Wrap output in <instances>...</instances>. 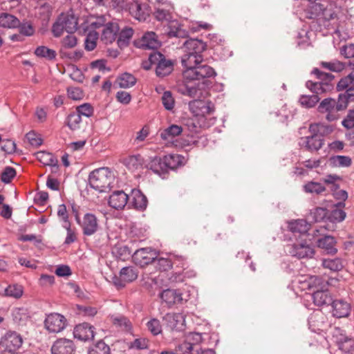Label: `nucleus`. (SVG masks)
I'll list each match as a JSON object with an SVG mask.
<instances>
[{"instance_id":"8fccbe9b","label":"nucleus","mask_w":354,"mask_h":354,"mask_svg":"<svg viewBox=\"0 0 354 354\" xmlns=\"http://www.w3.org/2000/svg\"><path fill=\"white\" fill-rule=\"evenodd\" d=\"M326 187L320 182L308 181L303 185V191L307 194L319 195L326 191Z\"/></svg>"},{"instance_id":"f3484780","label":"nucleus","mask_w":354,"mask_h":354,"mask_svg":"<svg viewBox=\"0 0 354 354\" xmlns=\"http://www.w3.org/2000/svg\"><path fill=\"white\" fill-rule=\"evenodd\" d=\"M161 299L166 303L168 308L174 305H182L187 301L183 298V293L179 289L167 288L160 294Z\"/></svg>"},{"instance_id":"423d86ee","label":"nucleus","mask_w":354,"mask_h":354,"mask_svg":"<svg viewBox=\"0 0 354 354\" xmlns=\"http://www.w3.org/2000/svg\"><path fill=\"white\" fill-rule=\"evenodd\" d=\"M203 334L190 333L183 343L185 351L189 354H216L213 348L202 347Z\"/></svg>"},{"instance_id":"bb28decb","label":"nucleus","mask_w":354,"mask_h":354,"mask_svg":"<svg viewBox=\"0 0 354 354\" xmlns=\"http://www.w3.org/2000/svg\"><path fill=\"white\" fill-rule=\"evenodd\" d=\"M312 298L314 304L319 307L330 306L333 301V297L329 292L328 288L313 290Z\"/></svg>"},{"instance_id":"7ed1b4c3","label":"nucleus","mask_w":354,"mask_h":354,"mask_svg":"<svg viewBox=\"0 0 354 354\" xmlns=\"http://www.w3.org/2000/svg\"><path fill=\"white\" fill-rule=\"evenodd\" d=\"M187 162V158L184 156L171 153L162 156H155L151 158L150 161L145 167L151 170L162 179H165L167 178L169 171H176L185 165Z\"/></svg>"},{"instance_id":"5701e85b","label":"nucleus","mask_w":354,"mask_h":354,"mask_svg":"<svg viewBox=\"0 0 354 354\" xmlns=\"http://www.w3.org/2000/svg\"><path fill=\"white\" fill-rule=\"evenodd\" d=\"M80 227L84 236H90L94 234L99 228L98 220L96 216L93 213H86L83 216Z\"/></svg>"},{"instance_id":"49530a36","label":"nucleus","mask_w":354,"mask_h":354,"mask_svg":"<svg viewBox=\"0 0 354 354\" xmlns=\"http://www.w3.org/2000/svg\"><path fill=\"white\" fill-rule=\"evenodd\" d=\"M34 54L36 57L46 59L48 61L55 60L57 56V53L55 50L46 46H37L34 50Z\"/></svg>"},{"instance_id":"774afa93","label":"nucleus","mask_w":354,"mask_h":354,"mask_svg":"<svg viewBox=\"0 0 354 354\" xmlns=\"http://www.w3.org/2000/svg\"><path fill=\"white\" fill-rule=\"evenodd\" d=\"M212 48L213 49V55L216 59H225L231 55V52L223 47V44H221V45L213 44Z\"/></svg>"},{"instance_id":"c85d7f7f","label":"nucleus","mask_w":354,"mask_h":354,"mask_svg":"<svg viewBox=\"0 0 354 354\" xmlns=\"http://www.w3.org/2000/svg\"><path fill=\"white\" fill-rule=\"evenodd\" d=\"M149 6L146 3H142L138 1H133L129 3V10L131 15L136 19L145 20L149 15Z\"/></svg>"},{"instance_id":"ea45409f","label":"nucleus","mask_w":354,"mask_h":354,"mask_svg":"<svg viewBox=\"0 0 354 354\" xmlns=\"http://www.w3.org/2000/svg\"><path fill=\"white\" fill-rule=\"evenodd\" d=\"M35 156L37 159L44 165L57 169L58 160L52 153L41 151L37 152Z\"/></svg>"},{"instance_id":"c9c22d12","label":"nucleus","mask_w":354,"mask_h":354,"mask_svg":"<svg viewBox=\"0 0 354 354\" xmlns=\"http://www.w3.org/2000/svg\"><path fill=\"white\" fill-rule=\"evenodd\" d=\"M203 60V55H195L193 53H186L181 57V64L184 70H189V68H194L195 66L201 64Z\"/></svg>"},{"instance_id":"0e129e2a","label":"nucleus","mask_w":354,"mask_h":354,"mask_svg":"<svg viewBox=\"0 0 354 354\" xmlns=\"http://www.w3.org/2000/svg\"><path fill=\"white\" fill-rule=\"evenodd\" d=\"M219 342V337L218 334L216 333H203V342H202V347L207 346H213L212 348L214 349V347Z\"/></svg>"},{"instance_id":"f704fd0d","label":"nucleus","mask_w":354,"mask_h":354,"mask_svg":"<svg viewBox=\"0 0 354 354\" xmlns=\"http://www.w3.org/2000/svg\"><path fill=\"white\" fill-rule=\"evenodd\" d=\"M59 17H62V21L66 32L72 34L77 30V18L75 17L72 10H71V13L69 12L66 14L62 12Z\"/></svg>"},{"instance_id":"b1692460","label":"nucleus","mask_w":354,"mask_h":354,"mask_svg":"<svg viewBox=\"0 0 354 354\" xmlns=\"http://www.w3.org/2000/svg\"><path fill=\"white\" fill-rule=\"evenodd\" d=\"M330 308L333 316L337 318L348 317L351 310V304L342 299H333Z\"/></svg>"},{"instance_id":"f8f14e48","label":"nucleus","mask_w":354,"mask_h":354,"mask_svg":"<svg viewBox=\"0 0 354 354\" xmlns=\"http://www.w3.org/2000/svg\"><path fill=\"white\" fill-rule=\"evenodd\" d=\"M335 91L339 93L337 112L345 111L350 103H354V86L336 84Z\"/></svg>"},{"instance_id":"37998d69","label":"nucleus","mask_w":354,"mask_h":354,"mask_svg":"<svg viewBox=\"0 0 354 354\" xmlns=\"http://www.w3.org/2000/svg\"><path fill=\"white\" fill-rule=\"evenodd\" d=\"M115 82L118 83L120 88H129L136 85L137 78L133 74L124 72L117 77Z\"/></svg>"},{"instance_id":"cd10ccee","label":"nucleus","mask_w":354,"mask_h":354,"mask_svg":"<svg viewBox=\"0 0 354 354\" xmlns=\"http://www.w3.org/2000/svg\"><path fill=\"white\" fill-rule=\"evenodd\" d=\"M301 141L299 142L300 147H304L305 149L309 152L319 151L324 145V138L320 136H315L311 138L310 136L301 137Z\"/></svg>"},{"instance_id":"ddd939ff","label":"nucleus","mask_w":354,"mask_h":354,"mask_svg":"<svg viewBox=\"0 0 354 354\" xmlns=\"http://www.w3.org/2000/svg\"><path fill=\"white\" fill-rule=\"evenodd\" d=\"M1 348L8 349L15 353L23 344L22 336L13 330H8L1 338Z\"/></svg>"},{"instance_id":"72a5a7b5","label":"nucleus","mask_w":354,"mask_h":354,"mask_svg":"<svg viewBox=\"0 0 354 354\" xmlns=\"http://www.w3.org/2000/svg\"><path fill=\"white\" fill-rule=\"evenodd\" d=\"M305 85L313 94L318 96L319 95L330 92L334 88L333 84H323L322 82H313L312 80L306 81Z\"/></svg>"},{"instance_id":"1a4fd4ad","label":"nucleus","mask_w":354,"mask_h":354,"mask_svg":"<svg viewBox=\"0 0 354 354\" xmlns=\"http://www.w3.org/2000/svg\"><path fill=\"white\" fill-rule=\"evenodd\" d=\"M138 277L136 270L133 266L123 267L119 272V275L112 277V282L117 290L124 288L127 283L135 281Z\"/></svg>"},{"instance_id":"603ef678","label":"nucleus","mask_w":354,"mask_h":354,"mask_svg":"<svg viewBox=\"0 0 354 354\" xmlns=\"http://www.w3.org/2000/svg\"><path fill=\"white\" fill-rule=\"evenodd\" d=\"M82 122V115L77 111L70 113L65 120V124L71 130L76 131L80 129Z\"/></svg>"},{"instance_id":"f03ea898","label":"nucleus","mask_w":354,"mask_h":354,"mask_svg":"<svg viewBox=\"0 0 354 354\" xmlns=\"http://www.w3.org/2000/svg\"><path fill=\"white\" fill-rule=\"evenodd\" d=\"M217 73L210 66L205 64L195 66L194 68L183 70V84L178 85V92L184 95L194 97L198 91H206L212 87V81L209 78L215 77Z\"/></svg>"},{"instance_id":"680f3d73","label":"nucleus","mask_w":354,"mask_h":354,"mask_svg":"<svg viewBox=\"0 0 354 354\" xmlns=\"http://www.w3.org/2000/svg\"><path fill=\"white\" fill-rule=\"evenodd\" d=\"M88 354H111L110 347L102 339L97 341L88 352Z\"/></svg>"},{"instance_id":"473e14b6","label":"nucleus","mask_w":354,"mask_h":354,"mask_svg":"<svg viewBox=\"0 0 354 354\" xmlns=\"http://www.w3.org/2000/svg\"><path fill=\"white\" fill-rule=\"evenodd\" d=\"M164 320L167 322V327L172 330L180 331L184 329L185 318L181 314L167 313L164 317Z\"/></svg>"},{"instance_id":"6ab92c4d","label":"nucleus","mask_w":354,"mask_h":354,"mask_svg":"<svg viewBox=\"0 0 354 354\" xmlns=\"http://www.w3.org/2000/svg\"><path fill=\"white\" fill-rule=\"evenodd\" d=\"M95 327L88 322L80 323L74 327L73 337L83 342L93 340L95 334Z\"/></svg>"},{"instance_id":"39448f33","label":"nucleus","mask_w":354,"mask_h":354,"mask_svg":"<svg viewBox=\"0 0 354 354\" xmlns=\"http://www.w3.org/2000/svg\"><path fill=\"white\" fill-rule=\"evenodd\" d=\"M111 170L108 167H100L89 173L87 186L100 193L111 190Z\"/></svg>"},{"instance_id":"79ce46f5","label":"nucleus","mask_w":354,"mask_h":354,"mask_svg":"<svg viewBox=\"0 0 354 354\" xmlns=\"http://www.w3.org/2000/svg\"><path fill=\"white\" fill-rule=\"evenodd\" d=\"M174 10L171 3H166V8H155L153 13L154 18L158 21H169L171 16V11Z\"/></svg>"},{"instance_id":"69168bd1","label":"nucleus","mask_w":354,"mask_h":354,"mask_svg":"<svg viewBox=\"0 0 354 354\" xmlns=\"http://www.w3.org/2000/svg\"><path fill=\"white\" fill-rule=\"evenodd\" d=\"M24 292L22 286L18 284L9 285L4 290V295L6 297H10L15 299L20 298Z\"/></svg>"},{"instance_id":"13d9d810","label":"nucleus","mask_w":354,"mask_h":354,"mask_svg":"<svg viewBox=\"0 0 354 354\" xmlns=\"http://www.w3.org/2000/svg\"><path fill=\"white\" fill-rule=\"evenodd\" d=\"M172 254L169 255V257H158L156 256V260L153 263H156V268L160 272H166L172 268Z\"/></svg>"},{"instance_id":"052dcab7","label":"nucleus","mask_w":354,"mask_h":354,"mask_svg":"<svg viewBox=\"0 0 354 354\" xmlns=\"http://www.w3.org/2000/svg\"><path fill=\"white\" fill-rule=\"evenodd\" d=\"M171 260V269H173V271L186 270L187 268H188V263L187 261L186 257L180 255L172 254Z\"/></svg>"},{"instance_id":"a211bd4d","label":"nucleus","mask_w":354,"mask_h":354,"mask_svg":"<svg viewBox=\"0 0 354 354\" xmlns=\"http://www.w3.org/2000/svg\"><path fill=\"white\" fill-rule=\"evenodd\" d=\"M292 246L290 253L298 259L311 258L315 254L314 249L306 241V238L297 239Z\"/></svg>"},{"instance_id":"e433bc0d","label":"nucleus","mask_w":354,"mask_h":354,"mask_svg":"<svg viewBox=\"0 0 354 354\" xmlns=\"http://www.w3.org/2000/svg\"><path fill=\"white\" fill-rule=\"evenodd\" d=\"M19 25V19L15 15L7 12H0V27L8 29H17Z\"/></svg>"},{"instance_id":"58836bf2","label":"nucleus","mask_w":354,"mask_h":354,"mask_svg":"<svg viewBox=\"0 0 354 354\" xmlns=\"http://www.w3.org/2000/svg\"><path fill=\"white\" fill-rule=\"evenodd\" d=\"M144 158L140 154L132 155L123 160V164L132 171L143 168Z\"/></svg>"},{"instance_id":"393cba45","label":"nucleus","mask_w":354,"mask_h":354,"mask_svg":"<svg viewBox=\"0 0 354 354\" xmlns=\"http://www.w3.org/2000/svg\"><path fill=\"white\" fill-rule=\"evenodd\" d=\"M101 35V41L105 44H112L118 36L120 26L118 23L109 21L104 24Z\"/></svg>"},{"instance_id":"20e7f679","label":"nucleus","mask_w":354,"mask_h":354,"mask_svg":"<svg viewBox=\"0 0 354 354\" xmlns=\"http://www.w3.org/2000/svg\"><path fill=\"white\" fill-rule=\"evenodd\" d=\"M303 10L306 19L329 21L337 17L333 4L328 0H310Z\"/></svg>"},{"instance_id":"c756f323","label":"nucleus","mask_w":354,"mask_h":354,"mask_svg":"<svg viewBox=\"0 0 354 354\" xmlns=\"http://www.w3.org/2000/svg\"><path fill=\"white\" fill-rule=\"evenodd\" d=\"M183 46L186 51L193 53L195 55H203L202 53L207 49V43L203 39L198 38H189L184 44Z\"/></svg>"},{"instance_id":"338daca9","label":"nucleus","mask_w":354,"mask_h":354,"mask_svg":"<svg viewBox=\"0 0 354 354\" xmlns=\"http://www.w3.org/2000/svg\"><path fill=\"white\" fill-rule=\"evenodd\" d=\"M16 169L10 166H6L0 173V180L4 184H9L16 176Z\"/></svg>"},{"instance_id":"864d4df0","label":"nucleus","mask_w":354,"mask_h":354,"mask_svg":"<svg viewBox=\"0 0 354 354\" xmlns=\"http://www.w3.org/2000/svg\"><path fill=\"white\" fill-rule=\"evenodd\" d=\"M322 266L333 272H338L343 269V260L341 258L323 259Z\"/></svg>"},{"instance_id":"4468645a","label":"nucleus","mask_w":354,"mask_h":354,"mask_svg":"<svg viewBox=\"0 0 354 354\" xmlns=\"http://www.w3.org/2000/svg\"><path fill=\"white\" fill-rule=\"evenodd\" d=\"M148 206L147 197L138 188L131 189L129 194V209L145 212Z\"/></svg>"},{"instance_id":"f257e3e1","label":"nucleus","mask_w":354,"mask_h":354,"mask_svg":"<svg viewBox=\"0 0 354 354\" xmlns=\"http://www.w3.org/2000/svg\"><path fill=\"white\" fill-rule=\"evenodd\" d=\"M308 325L313 332L326 334V339L343 353L354 354V338L340 327L333 326L322 311L315 312L309 317Z\"/></svg>"},{"instance_id":"dca6fc26","label":"nucleus","mask_w":354,"mask_h":354,"mask_svg":"<svg viewBox=\"0 0 354 354\" xmlns=\"http://www.w3.org/2000/svg\"><path fill=\"white\" fill-rule=\"evenodd\" d=\"M156 258V252L150 248H142L136 250L132 255L133 263L140 267L153 263Z\"/></svg>"},{"instance_id":"2f4dec72","label":"nucleus","mask_w":354,"mask_h":354,"mask_svg":"<svg viewBox=\"0 0 354 354\" xmlns=\"http://www.w3.org/2000/svg\"><path fill=\"white\" fill-rule=\"evenodd\" d=\"M41 10H44L41 15L43 17L41 19V26L38 28V33L41 35H44L48 31V24L50 18L52 15V6L48 3H44L41 6Z\"/></svg>"},{"instance_id":"4be33fe9","label":"nucleus","mask_w":354,"mask_h":354,"mask_svg":"<svg viewBox=\"0 0 354 354\" xmlns=\"http://www.w3.org/2000/svg\"><path fill=\"white\" fill-rule=\"evenodd\" d=\"M76 347L73 340L66 338L57 339L51 347L52 354H74Z\"/></svg>"},{"instance_id":"bf43d9fd","label":"nucleus","mask_w":354,"mask_h":354,"mask_svg":"<svg viewBox=\"0 0 354 354\" xmlns=\"http://www.w3.org/2000/svg\"><path fill=\"white\" fill-rule=\"evenodd\" d=\"M99 33L97 31H88L84 40V48L91 51L96 48Z\"/></svg>"},{"instance_id":"3c124183","label":"nucleus","mask_w":354,"mask_h":354,"mask_svg":"<svg viewBox=\"0 0 354 354\" xmlns=\"http://www.w3.org/2000/svg\"><path fill=\"white\" fill-rule=\"evenodd\" d=\"M329 162L332 167H348L352 165V159L347 156L336 155L330 157Z\"/></svg>"},{"instance_id":"a878e982","label":"nucleus","mask_w":354,"mask_h":354,"mask_svg":"<svg viewBox=\"0 0 354 354\" xmlns=\"http://www.w3.org/2000/svg\"><path fill=\"white\" fill-rule=\"evenodd\" d=\"M337 241L334 236L324 235L317 241V246L322 250V252L326 254H335L337 252L336 248Z\"/></svg>"},{"instance_id":"c03bdc74","label":"nucleus","mask_w":354,"mask_h":354,"mask_svg":"<svg viewBox=\"0 0 354 354\" xmlns=\"http://www.w3.org/2000/svg\"><path fill=\"white\" fill-rule=\"evenodd\" d=\"M196 276V272L194 270H182L172 271L169 278L171 282L180 283L183 282L186 278L190 279Z\"/></svg>"},{"instance_id":"6e6552de","label":"nucleus","mask_w":354,"mask_h":354,"mask_svg":"<svg viewBox=\"0 0 354 354\" xmlns=\"http://www.w3.org/2000/svg\"><path fill=\"white\" fill-rule=\"evenodd\" d=\"M176 64V59H167L164 54L156 50L155 72L157 77L163 78L169 75L174 71Z\"/></svg>"},{"instance_id":"6e6d98bb","label":"nucleus","mask_w":354,"mask_h":354,"mask_svg":"<svg viewBox=\"0 0 354 354\" xmlns=\"http://www.w3.org/2000/svg\"><path fill=\"white\" fill-rule=\"evenodd\" d=\"M320 100V97L317 95H301L299 102L301 106L306 109L314 107Z\"/></svg>"},{"instance_id":"e2e57ef3","label":"nucleus","mask_w":354,"mask_h":354,"mask_svg":"<svg viewBox=\"0 0 354 354\" xmlns=\"http://www.w3.org/2000/svg\"><path fill=\"white\" fill-rule=\"evenodd\" d=\"M111 320L113 325L117 327L123 328L125 330L129 331L132 328V325L129 319L124 316H111Z\"/></svg>"},{"instance_id":"09e8293b","label":"nucleus","mask_w":354,"mask_h":354,"mask_svg":"<svg viewBox=\"0 0 354 354\" xmlns=\"http://www.w3.org/2000/svg\"><path fill=\"white\" fill-rule=\"evenodd\" d=\"M195 107L196 109H198V111H194L196 115H201L200 119H203L205 114H210L214 111V104L211 101H197Z\"/></svg>"},{"instance_id":"4d7b16f0","label":"nucleus","mask_w":354,"mask_h":354,"mask_svg":"<svg viewBox=\"0 0 354 354\" xmlns=\"http://www.w3.org/2000/svg\"><path fill=\"white\" fill-rule=\"evenodd\" d=\"M346 216V213L344 209L338 208H333L328 209V222L337 223L343 221Z\"/></svg>"},{"instance_id":"9b49d317","label":"nucleus","mask_w":354,"mask_h":354,"mask_svg":"<svg viewBox=\"0 0 354 354\" xmlns=\"http://www.w3.org/2000/svg\"><path fill=\"white\" fill-rule=\"evenodd\" d=\"M133 45L138 48L156 51L162 46V42L158 39L155 32L147 31L140 39L134 40Z\"/></svg>"},{"instance_id":"9d476101","label":"nucleus","mask_w":354,"mask_h":354,"mask_svg":"<svg viewBox=\"0 0 354 354\" xmlns=\"http://www.w3.org/2000/svg\"><path fill=\"white\" fill-rule=\"evenodd\" d=\"M45 328L49 333H57L62 331L67 326L66 318L58 313L46 314L44 322Z\"/></svg>"},{"instance_id":"7c9ffc66","label":"nucleus","mask_w":354,"mask_h":354,"mask_svg":"<svg viewBox=\"0 0 354 354\" xmlns=\"http://www.w3.org/2000/svg\"><path fill=\"white\" fill-rule=\"evenodd\" d=\"M113 256L118 260L125 261L130 258L132 259V250L127 245L122 243L115 244L111 250Z\"/></svg>"},{"instance_id":"4c0bfd02","label":"nucleus","mask_w":354,"mask_h":354,"mask_svg":"<svg viewBox=\"0 0 354 354\" xmlns=\"http://www.w3.org/2000/svg\"><path fill=\"white\" fill-rule=\"evenodd\" d=\"M307 283V289L314 290H320L322 289L328 288L329 283L324 277L317 275H311L309 277L308 280L306 281Z\"/></svg>"},{"instance_id":"a19ab883","label":"nucleus","mask_w":354,"mask_h":354,"mask_svg":"<svg viewBox=\"0 0 354 354\" xmlns=\"http://www.w3.org/2000/svg\"><path fill=\"white\" fill-rule=\"evenodd\" d=\"M183 127L177 124H171L167 128L160 131V137L165 141H173L172 139L180 135Z\"/></svg>"},{"instance_id":"2eb2a0df","label":"nucleus","mask_w":354,"mask_h":354,"mask_svg":"<svg viewBox=\"0 0 354 354\" xmlns=\"http://www.w3.org/2000/svg\"><path fill=\"white\" fill-rule=\"evenodd\" d=\"M338 104V97H326L320 102L317 106V111L320 113H326V119L328 122L336 121L339 118L338 113H333V111H337V105Z\"/></svg>"},{"instance_id":"0eeeda50","label":"nucleus","mask_w":354,"mask_h":354,"mask_svg":"<svg viewBox=\"0 0 354 354\" xmlns=\"http://www.w3.org/2000/svg\"><path fill=\"white\" fill-rule=\"evenodd\" d=\"M188 127V129L190 132L194 133V134H192L190 136H188L189 139L184 140V145L187 146H195L198 148H204L208 145V139L205 136H198V129L201 127H209V125H206L205 124H199L198 126L194 122L193 120L187 121L186 124Z\"/></svg>"},{"instance_id":"5fc2aeb1","label":"nucleus","mask_w":354,"mask_h":354,"mask_svg":"<svg viewBox=\"0 0 354 354\" xmlns=\"http://www.w3.org/2000/svg\"><path fill=\"white\" fill-rule=\"evenodd\" d=\"M19 33L24 37H32L35 33V27L31 21L23 19L19 20V25L17 26Z\"/></svg>"},{"instance_id":"412c9836","label":"nucleus","mask_w":354,"mask_h":354,"mask_svg":"<svg viewBox=\"0 0 354 354\" xmlns=\"http://www.w3.org/2000/svg\"><path fill=\"white\" fill-rule=\"evenodd\" d=\"M129 194L123 190H115L109 198V205L115 209H123L126 206L129 209Z\"/></svg>"},{"instance_id":"de8ad7c7","label":"nucleus","mask_w":354,"mask_h":354,"mask_svg":"<svg viewBox=\"0 0 354 354\" xmlns=\"http://www.w3.org/2000/svg\"><path fill=\"white\" fill-rule=\"evenodd\" d=\"M328 209L326 207H316L310 209V216L312 218L311 222H328Z\"/></svg>"},{"instance_id":"aec40b11","label":"nucleus","mask_w":354,"mask_h":354,"mask_svg":"<svg viewBox=\"0 0 354 354\" xmlns=\"http://www.w3.org/2000/svg\"><path fill=\"white\" fill-rule=\"evenodd\" d=\"M311 227V225L304 219H297L288 222V228L295 237L298 234V238L304 239L309 236L308 231Z\"/></svg>"},{"instance_id":"a18cd8bd","label":"nucleus","mask_w":354,"mask_h":354,"mask_svg":"<svg viewBox=\"0 0 354 354\" xmlns=\"http://www.w3.org/2000/svg\"><path fill=\"white\" fill-rule=\"evenodd\" d=\"M133 35V29L131 27H124L120 32H118L117 44L120 48L127 47L129 44V41Z\"/></svg>"}]
</instances>
